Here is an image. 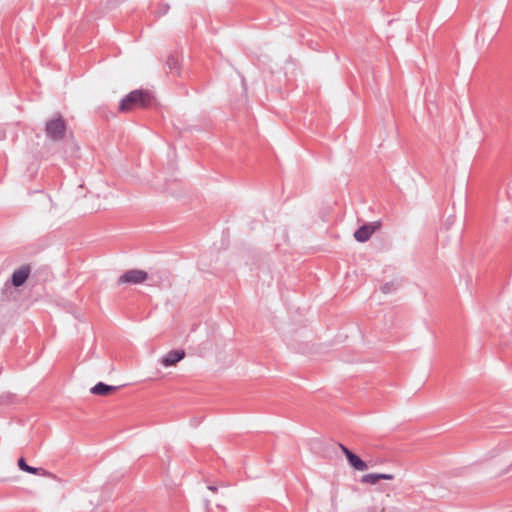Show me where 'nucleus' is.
Wrapping results in <instances>:
<instances>
[{"label":"nucleus","instance_id":"obj_8","mask_svg":"<svg viewBox=\"0 0 512 512\" xmlns=\"http://www.w3.org/2000/svg\"><path fill=\"white\" fill-rule=\"evenodd\" d=\"M392 480L394 476L391 474H366L362 477L361 481L367 484H376L379 480Z\"/></svg>","mask_w":512,"mask_h":512},{"label":"nucleus","instance_id":"obj_12","mask_svg":"<svg viewBox=\"0 0 512 512\" xmlns=\"http://www.w3.org/2000/svg\"><path fill=\"white\" fill-rule=\"evenodd\" d=\"M382 291H383L384 293L390 292V291H391L390 285H389V284H385V285L382 287Z\"/></svg>","mask_w":512,"mask_h":512},{"label":"nucleus","instance_id":"obj_13","mask_svg":"<svg viewBox=\"0 0 512 512\" xmlns=\"http://www.w3.org/2000/svg\"><path fill=\"white\" fill-rule=\"evenodd\" d=\"M209 489H210V490H212L213 492H215V491H216V488H214V487H212V486H210V487H209Z\"/></svg>","mask_w":512,"mask_h":512},{"label":"nucleus","instance_id":"obj_4","mask_svg":"<svg viewBox=\"0 0 512 512\" xmlns=\"http://www.w3.org/2000/svg\"><path fill=\"white\" fill-rule=\"evenodd\" d=\"M185 357L184 350H172L166 353L160 359V363L165 367L176 366Z\"/></svg>","mask_w":512,"mask_h":512},{"label":"nucleus","instance_id":"obj_5","mask_svg":"<svg viewBox=\"0 0 512 512\" xmlns=\"http://www.w3.org/2000/svg\"><path fill=\"white\" fill-rule=\"evenodd\" d=\"M340 448H341L342 452L345 454L349 464L353 468H355L356 470H359V471L367 470V468H368L367 464L363 460H361L357 455L352 453L348 448H346L343 445H340Z\"/></svg>","mask_w":512,"mask_h":512},{"label":"nucleus","instance_id":"obj_10","mask_svg":"<svg viewBox=\"0 0 512 512\" xmlns=\"http://www.w3.org/2000/svg\"><path fill=\"white\" fill-rule=\"evenodd\" d=\"M117 389L115 386H109L102 382L96 384L92 389L91 392L96 395H108L111 392H114Z\"/></svg>","mask_w":512,"mask_h":512},{"label":"nucleus","instance_id":"obj_11","mask_svg":"<svg viewBox=\"0 0 512 512\" xmlns=\"http://www.w3.org/2000/svg\"><path fill=\"white\" fill-rule=\"evenodd\" d=\"M177 64V60L175 58H171L169 61H168V65L170 67V69L174 68Z\"/></svg>","mask_w":512,"mask_h":512},{"label":"nucleus","instance_id":"obj_7","mask_svg":"<svg viewBox=\"0 0 512 512\" xmlns=\"http://www.w3.org/2000/svg\"><path fill=\"white\" fill-rule=\"evenodd\" d=\"M18 466H19V468L21 470H23L25 472H28V473L42 475V476H47V477H52L51 473H49L48 471H46V470H44L42 468H34V467H31V466L27 465L23 458H20L18 460Z\"/></svg>","mask_w":512,"mask_h":512},{"label":"nucleus","instance_id":"obj_1","mask_svg":"<svg viewBox=\"0 0 512 512\" xmlns=\"http://www.w3.org/2000/svg\"><path fill=\"white\" fill-rule=\"evenodd\" d=\"M153 97L148 91L135 90L128 94L120 103L121 112H130L136 108H146L152 103Z\"/></svg>","mask_w":512,"mask_h":512},{"label":"nucleus","instance_id":"obj_2","mask_svg":"<svg viewBox=\"0 0 512 512\" xmlns=\"http://www.w3.org/2000/svg\"><path fill=\"white\" fill-rule=\"evenodd\" d=\"M65 131V122L61 116L49 120L46 124L47 135L55 140L62 139L65 135Z\"/></svg>","mask_w":512,"mask_h":512},{"label":"nucleus","instance_id":"obj_9","mask_svg":"<svg viewBox=\"0 0 512 512\" xmlns=\"http://www.w3.org/2000/svg\"><path fill=\"white\" fill-rule=\"evenodd\" d=\"M29 275V269L26 267H23L17 271L14 272L12 281L15 286H21Z\"/></svg>","mask_w":512,"mask_h":512},{"label":"nucleus","instance_id":"obj_6","mask_svg":"<svg viewBox=\"0 0 512 512\" xmlns=\"http://www.w3.org/2000/svg\"><path fill=\"white\" fill-rule=\"evenodd\" d=\"M379 224L370 223L360 227L354 234V237L359 242L367 241L370 236L378 229Z\"/></svg>","mask_w":512,"mask_h":512},{"label":"nucleus","instance_id":"obj_3","mask_svg":"<svg viewBox=\"0 0 512 512\" xmlns=\"http://www.w3.org/2000/svg\"><path fill=\"white\" fill-rule=\"evenodd\" d=\"M148 274L143 270L138 269H132L126 271L124 274H122L119 279L118 283L123 284H141L148 280Z\"/></svg>","mask_w":512,"mask_h":512}]
</instances>
